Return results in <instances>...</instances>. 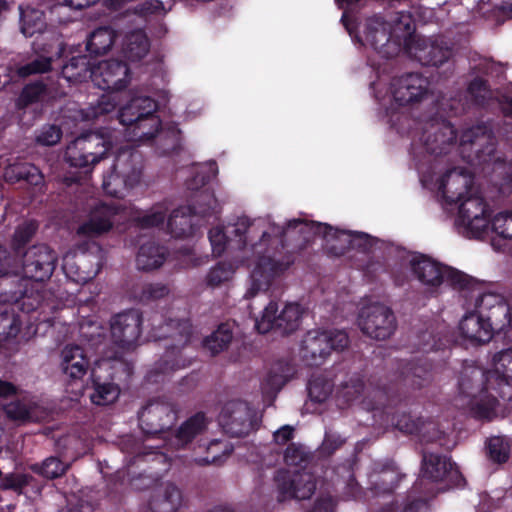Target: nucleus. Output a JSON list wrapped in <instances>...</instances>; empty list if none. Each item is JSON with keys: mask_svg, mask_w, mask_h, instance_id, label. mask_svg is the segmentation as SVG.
<instances>
[{"mask_svg": "<svg viewBox=\"0 0 512 512\" xmlns=\"http://www.w3.org/2000/svg\"><path fill=\"white\" fill-rule=\"evenodd\" d=\"M291 231L308 236L322 235L328 242L335 239L348 243L351 247L367 249L372 245V238L365 233L339 231L327 224L306 222L299 219L289 220L285 227L276 225L269 219L250 220L239 218L237 222L224 231L214 227L209 232V239L215 255H221L227 246L229 236L238 238L237 245L242 247L243 258H253L255 266L251 272V286L246 297H254L266 291L271 280L285 271L291 264L290 260L276 259L279 247H283V236ZM232 240H229L231 242Z\"/></svg>", "mask_w": 512, "mask_h": 512, "instance_id": "nucleus-1", "label": "nucleus"}, {"mask_svg": "<svg viewBox=\"0 0 512 512\" xmlns=\"http://www.w3.org/2000/svg\"><path fill=\"white\" fill-rule=\"evenodd\" d=\"M498 395L499 389L489 371L472 363L462 366L458 375L457 406L470 409L477 418L491 420L505 415Z\"/></svg>", "mask_w": 512, "mask_h": 512, "instance_id": "nucleus-2", "label": "nucleus"}, {"mask_svg": "<svg viewBox=\"0 0 512 512\" xmlns=\"http://www.w3.org/2000/svg\"><path fill=\"white\" fill-rule=\"evenodd\" d=\"M412 34L413 27L407 15L391 17L389 20L374 16L366 20L360 40L382 57L392 58L406 47Z\"/></svg>", "mask_w": 512, "mask_h": 512, "instance_id": "nucleus-3", "label": "nucleus"}, {"mask_svg": "<svg viewBox=\"0 0 512 512\" xmlns=\"http://www.w3.org/2000/svg\"><path fill=\"white\" fill-rule=\"evenodd\" d=\"M458 208L455 226L459 233L470 238L489 235L490 220L487 203L477 191L455 203Z\"/></svg>", "mask_w": 512, "mask_h": 512, "instance_id": "nucleus-4", "label": "nucleus"}, {"mask_svg": "<svg viewBox=\"0 0 512 512\" xmlns=\"http://www.w3.org/2000/svg\"><path fill=\"white\" fill-rule=\"evenodd\" d=\"M348 343V335L344 331L311 330L304 335L299 353L308 365H320L332 351L343 350Z\"/></svg>", "mask_w": 512, "mask_h": 512, "instance_id": "nucleus-5", "label": "nucleus"}, {"mask_svg": "<svg viewBox=\"0 0 512 512\" xmlns=\"http://www.w3.org/2000/svg\"><path fill=\"white\" fill-rule=\"evenodd\" d=\"M110 149L109 141L101 134H82L70 142L65 151V161L74 167H87L100 162Z\"/></svg>", "mask_w": 512, "mask_h": 512, "instance_id": "nucleus-6", "label": "nucleus"}, {"mask_svg": "<svg viewBox=\"0 0 512 512\" xmlns=\"http://www.w3.org/2000/svg\"><path fill=\"white\" fill-rule=\"evenodd\" d=\"M138 156L122 153L117 157L112 171L103 178L104 191L114 197H123L140 179Z\"/></svg>", "mask_w": 512, "mask_h": 512, "instance_id": "nucleus-7", "label": "nucleus"}, {"mask_svg": "<svg viewBox=\"0 0 512 512\" xmlns=\"http://www.w3.org/2000/svg\"><path fill=\"white\" fill-rule=\"evenodd\" d=\"M303 309L297 303H288L279 312L278 305L270 302L263 310L260 319L256 320V328L260 333H267L276 329L284 334L298 329Z\"/></svg>", "mask_w": 512, "mask_h": 512, "instance_id": "nucleus-8", "label": "nucleus"}, {"mask_svg": "<svg viewBox=\"0 0 512 512\" xmlns=\"http://www.w3.org/2000/svg\"><path fill=\"white\" fill-rule=\"evenodd\" d=\"M361 331L376 340L389 338L396 329V319L385 305L372 303L364 306L358 316Z\"/></svg>", "mask_w": 512, "mask_h": 512, "instance_id": "nucleus-9", "label": "nucleus"}, {"mask_svg": "<svg viewBox=\"0 0 512 512\" xmlns=\"http://www.w3.org/2000/svg\"><path fill=\"white\" fill-rule=\"evenodd\" d=\"M217 208V201L210 192H203L198 196L193 211L190 207H181L172 212L167 222V230L174 237H188L194 233L195 223L193 218L196 214L207 215Z\"/></svg>", "mask_w": 512, "mask_h": 512, "instance_id": "nucleus-10", "label": "nucleus"}, {"mask_svg": "<svg viewBox=\"0 0 512 512\" xmlns=\"http://www.w3.org/2000/svg\"><path fill=\"white\" fill-rule=\"evenodd\" d=\"M462 153L468 149L475 152V156L464 155L472 165L498 164V158L494 156L495 148L492 135L485 125H479L464 131L460 138Z\"/></svg>", "mask_w": 512, "mask_h": 512, "instance_id": "nucleus-11", "label": "nucleus"}, {"mask_svg": "<svg viewBox=\"0 0 512 512\" xmlns=\"http://www.w3.org/2000/svg\"><path fill=\"white\" fill-rule=\"evenodd\" d=\"M411 266L417 279L428 288H436L444 281L459 286L464 283L465 276L461 272L443 266L424 256L413 258Z\"/></svg>", "mask_w": 512, "mask_h": 512, "instance_id": "nucleus-12", "label": "nucleus"}, {"mask_svg": "<svg viewBox=\"0 0 512 512\" xmlns=\"http://www.w3.org/2000/svg\"><path fill=\"white\" fill-rule=\"evenodd\" d=\"M177 420L175 406L164 400L150 401L140 412V427L146 434L155 435L170 429Z\"/></svg>", "mask_w": 512, "mask_h": 512, "instance_id": "nucleus-13", "label": "nucleus"}, {"mask_svg": "<svg viewBox=\"0 0 512 512\" xmlns=\"http://www.w3.org/2000/svg\"><path fill=\"white\" fill-rule=\"evenodd\" d=\"M421 475L423 479L443 483L439 490L459 486L462 481L460 472L454 467L450 459L434 453L424 454Z\"/></svg>", "mask_w": 512, "mask_h": 512, "instance_id": "nucleus-14", "label": "nucleus"}, {"mask_svg": "<svg viewBox=\"0 0 512 512\" xmlns=\"http://www.w3.org/2000/svg\"><path fill=\"white\" fill-rule=\"evenodd\" d=\"M90 78L95 86L108 91L122 90L131 80L127 65L115 59L101 61L94 65L90 71Z\"/></svg>", "mask_w": 512, "mask_h": 512, "instance_id": "nucleus-15", "label": "nucleus"}, {"mask_svg": "<svg viewBox=\"0 0 512 512\" xmlns=\"http://www.w3.org/2000/svg\"><path fill=\"white\" fill-rule=\"evenodd\" d=\"M253 417V411L246 403L231 401L223 407L219 415V423L227 434L243 437L252 430Z\"/></svg>", "mask_w": 512, "mask_h": 512, "instance_id": "nucleus-16", "label": "nucleus"}, {"mask_svg": "<svg viewBox=\"0 0 512 512\" xmlns=\"http://www.w3.org/2000/svg\"><path fill=\"white\" fill-rule=\"evenodd\" d=\"M438 190L448 204H455L476 191L471 172L463 168L447 171L438 181Z\"/></svg>", "mask_w": 512, "mask_h": 512, "instance_id": "nucleus-17", "label": "nucleus"}, {"mask_svg": "<svg viewBox=\"0 0 512 512\" xmlns=\"http://www.w3.org/2000/svg\"><path fill=\"white\" fill-rule=\"evenodd\" d=\"M55 263L56 255L48 246H33L24 255L23 274L26 278L44 281L52 275Z\"/></svg>", "mask_w": 512, "mask_h": 512, "instance_id": "nucleus-18", "label": "nucleus"}, {"mask_svg": "<svg viewBox=\"0 0 512 512\" xmlns=\"http://www.w3.org/2000/svg\"><path fill=\"white\" fill-rule=\"evenodd\" d=\"M123 214L124 210L115 205L99 204L91 210L89 219L78 228L77 233L87 237L107 233L123 219Z\"/></svg>", "mask_w": 512, "mask_h": 512, "instance_id": "nucleus-19", "label": "nucleus"}, {"mask_svg": "<svg viewBox=\"0 0 512 512\" xmlns=\"http://www.w3.org/2000/svg\"><path fill=\"white\" fill-rule=\"evenodd\" d=\"M142 318L137 311L116 315L111 321L112 341L123 349L134 347L141 335Z\"/></svg>", "mask_w": 512, "mask_h": 512, "instance_id": "nucleus-20", "label": "nucleus"}, {"mask_svg": "<svg viewBox=\"0 0 512 512\" xmlns=\"http://www.w3.org/2000/svg\"><path fill=\"white\" fill-rule=\"evenodd\" d=\"M405 49L423 65H441L452 55L444 41L416 39L413 35L407 41Z\"/></svg>", "mask_w": 512, "mask_h": 512, "instance_id": "nucleus-21", "label": "nucleus"}, {"mask_svg": "<svg viewBox=\"0 0 512 512\" xmlns=\"http://www.w3.org/2000/svg\"><path fill=\"white\" fill-rule=\"evenodd\" d=\"M275 481L279 491V501L289 498L306 499L315 489L312 476L307 472L290 474L288 471H279Z\"/></svg>", "mask_w": 512, "mask_h": 512, "instance_id": "nucleus-22", "label": "nucleus"}, {"mask_svg": "<svg viewBox=\"0 0 512 512\" xmlns=\"http://www.w3.org/2000/svg\"><path fill=\"white\" fill-rule=\"evenodd\" d=\"M63 271L76 283H86L100 271V257L91 253H68L63 258Z\"/></svg>", "mask_w": 512, "mask_h": 512, "instance_id": "nucleus-23", "label": "nucleus"}, {"mask_svg": "<svg viewBox=\"0 0 512 512\" xmlns=\"http://www.w3.org/2000/svg\"><path fill=\"white\" fill-rule=\"evenodd\" d=\"M428 81L418 74H408L391 82L390 93L399 105L420 100L427 92Z\"/></svg>", "mask_w": 512, "mask_h": 512, "instance_id": "nucleus-24", "label": "nucleus"}, {"mask_svg": "<svg viewBox=\"0 0 512 512\" xmlns=\"http://www.w3.org/2000/svg\"><path fill=\"white\" fill-rule=\"evenodd\" d=\"M186 503L182 489L172 482L157 486L149 501L151 512H176Z\"/></svg>", "mask_w": 512, "mask_h": 512, "instance_id": "nucleus-25", "label": "nucleus"}, {"mask_svg": "<svg viewBox=\"0 0 512 512\" xmlns=\"http://www.w3.org/2000/svg\"><path fill=\"white\" fill-rule=\"evenodd\" d=\"M493 325L495 324L485 318V315L471 312L461 319L459 331L461 336L470 342L485 343L492 338Z\"/></svg>", "mask_w": 512, "mask_h": 512, "instance_id": "nucleus-26", "label": "nucleus"}, {"mask_svg": "<svg viewBox=\"0 0 512 512\" xmlns=\"http://www.w3.org/2000/svg\"><path fill=\"white\" fill-rule=\"evenodd\" d=\"M62 372L71 380L83 378L89 368V360L78 345H66L60 354Z\"/></svg>", "mask_w": 512, "mask_h": 512, "instance_id": "nucleus-27", "label": "nucleus"}, {"mask_svg": "<svg viewBox=\"0 0 512 512\" xmlns=\"http://www.w3.org/2000/svg\"><path fill=\"white\" fill-rule=\"evenodd\" d=\"M478 314L485 315L499 329L507 326L508 303L500 295L485 293L477 301Z\"/></svg>", "mask_w": 512, "mask_h": 512, "instance_id": "nucleus-28", "label": "nucleus"}, {"mask_svg": "<svg viewBox=\"0 0 512 512\" xmlns=\"http://www.w3.org/2000/svg\"><path fill=\"white\" fill-rule=\"evenodd\" d=\"M209 421L203 413H196L181 424L168 445L173 449H181L188 445L196 436L203 433Z\"/></svg>", "mask_w": 512, "mask_h": 512, "instance_id": "nucleus-29", "label": "nucleus"}, {"mask_svg": "<svg viewBox=\"0 0 512 512\" xmlns=\"http://www.w3.org/2000/svg\"><path fill=\"white\" fill-rule=\"evenodd\" d=\"M156 102L147 96H138L132 98L124 105L118 114L120 123L126 128L134 124L140 118L156 112Z\"/></svg>", "mask_w": 512, "mask_h": 512, "instance_id": "nucleus-30", "label": "nucleus"}, {"mask_svg": "<svg viewBox=\"0 0 512 512\" xmlns=\"http://www.w3.org/2000/svg\"><path fill=\"white\" fill-rule=\"evenodd\" d=\"M150 39L142 29H135L125 34L121 51L129 61H139L150 51Z\"/></svg>", "mask_w": 512, "mask_h": 512, "instance_id": "nucleus-31", "label": "nucleus"}, {"mask_svg": "<svg viewBox=\"0 0 512 512\" xmlns=\"http://www.w3.org/2000/svg\"><path fill=\"white\" fill-rule=\"evenodd\" d=\"M493 383L499 389V399L504 395L502 387H507L508 382L512 380V348L503 349L494 354L492 358Z\"/></svg>", "mask_w": 512, "mask_h": 512, "instance_id": "nucleus-32", "label": "nucleus"}, {"mask_svg": "<svg viewBox=\"0 0 512 512\" xmlns=\"http://www.w3.org/2000/svg\"><path fill=\"white\" fill-rule=\"evenodd\" d=\"M161 128V120L155 112L140 118L126 128V137L129 141L143 143L153 139Z\"/></svg>", "mask_w": 512, "mask_h": 512, "instance_id": "nucleus-33", "label": "nucleus"}, {"mask_svg": "<svg viewBox=\"0 0 512 512\" xmlns=\"http://www.w3.org/2000/svg\"><path fill=\"white\" fill-rule=\"evenodd\" d=\"M188 362L182 358L180 348L173 347L168 349L164 356L155 364L153 369L148 374V379L151 382H158L164 379L172 372L184 368Z\"/></svg>", "mask_w": 512, "mask_h": 512, "instance_id": "nucleus-34", "label": "nucleus"}, {"mask_svg": "<svg viewBox=\"0 0 512 512\" xmlns=\"http://www.w3.org/2000/svg\"><path fill=\"white\" fill-rule=\"evenodd\" d=\"M20 31L26 37L42 33L46 27L44 12L33 5L19 6Z\"/></svg>", "mask_w": 512, "mask_h": 512, "instance_id": "nucleus-35", "label": "nucleus"}, {"mask_svg": "<svg viewBox=\"0 0 512 512\" xmlns=\"http://www.w3.org/2000/svg\"><path fill=\"white\" fill-rule=\"evenodd\" d=\"M167 252L164 247L154 242L141 245L136 263L141 270H153L159 268L166 260Z\"/></svg>", "mask_w": 512, "mask_h": 512, "instance_id": "nucleus-36", "label": "nucleus"}, {"mask_svg": "<svg viewBox=\"0 0 512 512\" xmlns=\"http://www.w3.org/2000/svg\"><path fill=\"white\" fill-rule=\"evenodd\" d=\"M456 133L450 123L443 122L433 132V136L429 135L425 144L427 149L433 154H442L446 152V148L453 143Z\"/></svg>", "mask_w": 512, "mask_h": 512, "instance_id": "nucleus-37", "label": "nucleus"}, {"mask_svg": "<svg viewBox=\"0 0 512 512\" xmlns=\"http://www.w3.org/2000/svg\"><path fill=\"white\" fill-rule=\"evenodd\" d=\"M294 375V368L288 364L276 365L262 383V392L269 397L274 396Z\"/></svg>", "mask_w": 512, "mask_h": 512, "instance_id": "nucleus-38", "label": "nucleus"}, {"mask_svg": "<svg viewBox=\"0 0 512 512\" xmlns=\"http://www.w3.org/2000/svg\"><path fill=\"white\" fill-rule=\"evenodd\" d=\"M250 258H243L241 255L237 263H231L229 261H221L213 266L207 274L206 281L211 287L219 286L232 279L239 264L248 261Z\"/></svg>", "mask_w": 512, "mask_h": 512, "instance_id": "nucleus-39", "label": "nucleus"}, {"mask_svg": "<svg viewBox=\"0 0 512 512\" xmlns=\"http://www.w3.org/2000/svg\"><path fill=\"white\" fill-rule=\"evenodd\" d=\"M116 32L112 28L102 27L93 31L87 41V50L94 54H104L113 46Z\"/></svg>", "mask_w": 512, "mask_h": 512, "instance_id": "nucleus-40", "label": "nucleus"}, {"mask_svg": "<svg viewBox=\"0 0 512 512\" xmlns=\"http://www.w3.org/2000/svg\"><path fill=\"white\" fill-rule=\"evenodd\" d=\"M90 64L86 56L72 58L63 66L62 75L71 83H78L90 77Z\"/></svg>", "mask_w": 512, "mask_h": 512, "instance_id": "nucleus-41", "label": "nucleus"}, {"mask_svg": "<svg viewBox=\"0 0 512 512\" xmlns=\"http://www.w3.org/2000/svg\"><path fill=\"white\" fill-rule=\"evenodd\" d=\"M232 338L231 328L227 324H223L205 339L204 347L212 354H218L228 347Z\"/></svg>", "mask_w": 512, "mask_h": 512, "instance_id": "nucleus-42", "label": "nucleus"}, {"mask_svg": "<svg viewBox=\"0 0 512 512\" xmlns=\"http://www.w3.org/2000/svg\"><path fill=\"white\" fill-rule=\"evenodd\" d=\"M363 392V381L359 378L351 379L349 382L343 384L338 391V401L347 405L353 404L360 400Z\"/></svg>", "mask_w": 512, "mask_h": 512, "instance_id": "nucleus-43", "label": "nucleus"}, {"mask_svg": "<svg viewBox=\"0 0 512 512\" xmlns=\"http://www.w3.org/2000/svg\"><path fill=\"white\" fill-rule=\"evenodd\" d=\"M168 208L165 204H157L137 218L141 228H152L164 224Z\"/></svg>", "mask_w": 512, "mask_h": 512, "instance_id": "nucleus-44", "label": "nucleus"}, {"mask_svg": "<svg viewBox=\"0 0 512 512\" xmlns=\"http://www.w3.org/2000/svg\"><path fill=\"white\" fill-rule=\"evenodd\" d=\"M494 233L502 239H512V212H502L490 221L489 234Z\"/></svg>", "mask_w": 512, "mask_h": 512, "instance_id": "nucleus-45", "label": "nucleus"}, {"mask_svg": "<svg viewBox=\"0 0 512 512\" xmlns=\"http://www.w3.org/2000/svg\"><path fill=\"white\" fill-rule=\"evenodd\" d=\"M487 449L490 459L496 463L506 462L509 458L510 443L504 437L496 436L490 438Z\"/></svg>", "mask_w": 512, "mask_h": 512, "instance_id": "nucleus-46", "label": "nucleus"}, {"mask_svg": "<svg viewBox=\"0 0 512 512\" xmlns=\"http://www.w3.org/2000/svg\"><path fill=\"white\" fill-rule=\"evenodd\" d=\"M119 396V389L112 383L95 384L94 392L91 394V401L96 405H108L113 403Z\"/></svg>", "mask_w": 512, "mask_h": 512, "instance_id": "nucleus-47", "label": "nucleus"}, {"mask_svg": "<svg viewBox=\"0 0 512 512\" xmlns=\"http://www.w3.org/2000/svg\"><path fill=\"white\" fill-rule=\"evenodd\" d=\"M7 416L16 421H38L40 417L36 414L35 407H29L23 402H13L5 407Z\"/></svg>", "mask_w": 512, "mask_h": 512, "instance_id": "nucleus-48", "label": "nucleus"}, {"mask_svg": "<svg viewBox=\"0 0 512 512\" xmlns=\"http://www.w3.org/2000/svg\"><path fill=\"white\" fill-rule=\"evenodd\" d=\"M116 107L114 97L111 95H104L99 100L97 106H89L80 111L81 119L89 121L99 117L100 115L112 112Z\"/></svg>", "mask_w": 512, "mask_h": 512, "instance_id": "nucleus-49", "label": "nucleus"}, {"mask_svg": "<svg viewBox=\"0 0 512 512\" xmlns=\"http://www.w3.org/2000/svg\"><path fill=\"white\" fill-rule=\"evenodd\" d=\"M332 388L333 385L329 380L320 376L315 377L309 382V396L315 402H323L330 396Z\"/></svg>", "mask_w": 512, "mask_h": 512, "instance_id": "nucleus-50", "label": "nucleus"}, {"mask_svg": "<svg viewBox=\"0 0 512 512\" xmlns=\"http://www.w3.org/2000/svg\"><path fill=\"white\" fill-rule=\"evenodd\" d=\"M171 7L172 3L170 1L164 3L160 0H149L138 6L136 13L145 18L150 16H163L171 10Z\"/></svg>", "mask_w": 512, "mask_h": 512, "instance_id": "nucleus-51", "label": "nucleus"}, {"mask_svg": "<svg viewBox=\"0 0 512 512\" xmlns=\"http://www.w3.org/2000/svg\"><path fill=\"white\" fill-rule=\"evenodd\" d=\"M68 466L55 457L47 458L40 467L35 466L34 470L49 479L57 478L65 473Z\"/></svg>", "mask_w": 512, "mask_h": 512, "instance_id": "nucleus-52", "label": "nucleus"}, {"mask_svg": "<svg viewBox=\"0 0 512 512\" xmlns=\"http://www.w3.org/2000/svg\"><path fill=\"white\" fill-rule=\"evenodd\" d=\"M62 137V131L55 125H47L43 127L38 135L36 141L44 146H53L57 144Z\"/></svg>", "mask_w": 512, "mask_h": 512, "instance_id": "nucleus-53", "label": "nucleus"}, {"mask_svg": "<svg viewBox=\"0 0 512 512\" xmlns=\"http://www.w3.org/2000/svg\"><path fill=\"white\" fill-rule=\"evenodd\" d=\"M51 67V61L47 57H39L29 64H26L18 69V74L21 77H26L32 74L44 73Z\"/></svg>", "mask_w": 512, "mask_h": 512, "instance_id": "nucleus-54", "label": "nucleus"}, {"mask_svg": "<svg viewBox=\"0 0 512 512\" xmlns=\"http://www.w3.org/2000/svg\"><path fill=\"white\" fill-rule=\"evenodd\" d=\"M44 92V87L40 83H34L27 85L18 100L19 106H26L34 101L38 100Z\"/></svg>", "mask_w": 512, "mask_h": 512, "instance_id": "nucleus-55", "label": "nucleus"}, {"mask_svg": "<svg viewBox=\"0 0 512 512\" xmlns=\"http://www.w3.org/2000/svg\"><path fill=\"white\" fill-rule=\"evenodd\" d=\"M36 229L37 226L33 222H26L20 225L13 236V244L15 247L18 248L28 242L35 233Z\"/></svg>", "mask_w": 512, "mask_h": 512, "instance_id": "nucleus-56", "label": "nucleus"}, {"mask_svg": "<svg viewBox=\"0 0 512 512\" xmlns=\"http://www.w3.org/2000/svg\"><path fill=\"white\" fill-rule=\"evenodd\" d=\"M62 512H94V507L90 502L71 495L66 509Z\"/></svg>", "mask_w": 512, "mask_h": 512, "instance_id": "nucleus-57", "label": "nucleus"}, {"mask_svg": "<svg viewBox=\"0 0 512 512\" xmlns=\"http://www.w3.org/2000/svg\"><path fill=\"white\" fill-rule=\"evenodd\" d=\"M167 326H169V327L173 326L175 328L174 332L169 334V336H171L175 339H177L179 337L178 342L182 346L188 342L190 326L187 322L170 321Z\"/></svg>", "mask_w": 512, "mask_h": 512, "instance_id": "nucleus-58", "label": "nucleus"}, {"mask_svg": "<svg viewBox=\"0 0 512 512\" xmlns=\"http://www.w3.org/2000/svg\"><path fill=\"white\" fill-rule=\"evenodd\" d=\"M27 484V477L23 474H8L0 484L1 489L19 490Z\"/></svg>", "mask_w": 512, "mask_h": 512, "instance_id": "nucleus-59", "label": "nucleus"}, {"mask_svg": "<svg viewBox=\"0 0 512 512\" xmlns=\"http://www.w3.org/2000/svg\"><path fill=\"white\" fill-rule=\"evenodd\" d=\"M344 441L345 440L340 435L334 433H326L321 445V450L326 454H332L335 450L343 445Z\"/></svg>", "mask_w": 512, "mask_h": 512, "instance_id": "nucleus-60", "label": "nucleus"}, {"mask_svg": "<svg viewBox=\"0 0 512 512\" xmlns=\"http://www.w3.org/2000/svg\"><path fill=\"white\" fill-rule=\"evenodd\" d=\"M226 449V444L219 440H215L210 443L208 446V452L211 453V456H207L205 458H199L197 459V463L200 465H206L210 463H217L220 460V456L218 455V451Z\"/></svg>", "mask_w": 512, "mask_h": 512, "instance_id": "nucleus-61", "label": "nucleus"}, {"mask_svg": "<svg viewBox=\"0 0 512 512\" xmlns=\"http://www.w3.org/2000/svg\"><path fill=\"white\" fill-rule=\"evenodd\" d=\"M22 180L31 185L38 186L43 182V176L37 167L26 163L25 169H23Z\"/></svg>", "mask_w": 512, "mask_h": 512, "instance_id": "nucleus-62", "label": "nucleus"}, {"mask_svg": "<svg viewBox=\"0 0 512 512\" xmlns=\"http://www.w3.org/2000/svg\"><path fill=\"white\" fill-rule=\"evenodd\" d=\"M284 458L287 464L297 465L304 460V450L301 446L292 444L287 447Z\"/></svg>", "mask_w": 512, "mask_h": 512, "instance_id": "nucleus-63", "label": "nucleus"}, {"mask_svg": "<svg viewBox=\"0 0 512 512\" xmlns=\"http://www.w3.org/2000/svg\"><path fill=\"white\" fill-rule=\"evenodd\" d=\"M335 501L330 496H324L316 500L310 512H335Z\"/></svg>", "mask_w": 512, "mask_h": 512, "instance_id": "nucleus-64", "label": "nucleus"}]
</instances>
